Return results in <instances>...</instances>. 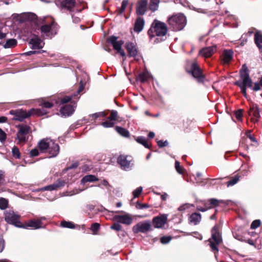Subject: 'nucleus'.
<instances>
[{
  "label": "nucleus",
  "instance_id": "f257e3e1",
  "mask_svg": "<svg viewBox=\"0 0 262 262\" xmlns=\"http://www.w3.org/2000/svg\"><path fill=\"white\" fill-rule=\"evenodd\" d=\"M83 83L82 81H80L79 87L76 94L71 96H65L60 99V101L61 104L67 103L69 102H70V104H66L61 107L60 112L63 116H69L73 113L76 107V101L79 98V93L83 90Z\"/></svg>",
  "mask_w": 262,
  "mask_h": 262
},
{
  "label": "nucleus",
  "instance_id": "f03ea898",
  "mask_svg": "<svg viewBox=\"0 0 262 262\" xmlns=\"http://www.w3.org/2000/svg\"><path fill=\"white\" fill-rule=\"evenodd\" d=\"M37 146L41 152L48 154L50 158L56 157L59 152L58 144L50 138L41 140Z\"/></svg>",
  "mask_w": 262,
  "mask_h": 262
},
{
  "label": "nucleus",
  "instance_id": "7ed1b4c3",
  "mask_svg": "<svg viewBox=\"0 0 262 262\" xmlns=\"http://www.w3.org/2000/svg\"><path fill=\"white\" fill-rule=\"evenodd\" d=\"M252 83L249 76L248 69L244 64L240 70V79L235 81L234 84L240 88L242 93L247 97V88H252Z\"/></svg>",
  "mask_w": 262,
  "mask_h": 262
},
{
  "label": "nucleus",
  "instance_id": "20e7f679",
  "mask_svg": "<svg viewBox=\"0 0 262 262\" xmlns=\"http://www.w3.org/2000/svg\"><path fill=\"white\" fill-rule=\"evenodd\" d=\"M56 5L61 9L67 10L70 12H80L84 9L81 6L80 0H55Z\"/></svg>",
  "mask_w": 262,
  "mask_h": 262
},
{
  "label": "nucleus",
  "instance_id": "39448f33",
  "mask_svg": "<svg viewBox=\"0 0 262 262\" xmlns=\"http://www.w3.org/2000/svg\"><path fill=\"white\" fill-rule=\"evenodd\" d=\"M10 114L14 116L13 120L19 121H23L24 119L27 118L33 114H36L37 116H42L47 114V112L44 108H32L28 112L23 110H11Z\"/></svg>",
  "mask_w": 262,
  "mask_h": 262
},
{
  "label": "nucleus",
  "instance_id": "423d86ee",
  "mask_svg": "<svg viewBox=\"0 0 262 262\" xmlns=\"http://www.w3.org/2000/svg\"><path fill=\"white\" fill-rule=\"evenodd\" d=\"M220 226L215 225L211 229V236L208 240L211 251L215 255L219 251V246L222 243V237L220 232Z\"/></svg>",
  "mask_w": 262,
  "mask_h": 262
},
{
  "label": "nucleus",
  "instance_id": "0eeeda50",
  "mask_svg": "<svg viewBox=\"0 0 262 262\" xmlns=\"http://www.w3.org/2000/svg\"><path fill=\"white\" fill-rule=\"evenodd\" d=\"M168 32L166 25L163 22L155 19L148 31V35L150 37L155 36L163 37Z\"/></svg>",
  "mask_w": 262,
  "mask_h": 262
},
{
  "label": "nucleus",
  "instance_id": "6e6552de",
  "mask_svg": "<svg viewBox=\"0 0 262 262\" xmlns=\"http://www.w3.org/2000/svg\"><path fill=\"white\" fill-rule=\"evenodd\" d=\"M168 24L174 31L183 30L186 25V17L182 14L173 15L168 18Z\"/></svg>",
  "mask_w": 262,
  "mask_h": 262
},
{
  "label": "nucleus",
  "instance_id": "1a4fd4ad",
  "mask_svg": "<svg viewBox=\"0 0 262 262\" xmlns=\"http://www.w3.org/2000/svg\"><path fill=\"white\" fill-rule=\"evenodd\" d=\"M57 25L52 17H45L43 20V25L40 27L42 35L51 38L56 33Z\"/></svg>",
  "mask_w": 262,
  "mask_h": 262
},
{
  "label": "nucleus",
  "instance_id": "9d476101",
  "mask_svg": "<svg viewBox=\"0 0 262 262\" xmlns=\"http://www.w3.org/2000/svg\"><path fill=\"white\" fill-rule=\"evenodd\" d=\"M17 128L15 142L17 144L23 145L28 141L30 127L27 125H19Z\"/></svg>",
  "mask_w": 262,
  "mask_h": 262
},
{
  "label": "nucleus",
  "instance_id": "9b49d317",
  "mask_svg": "<svg viewBox=\"0 0 262 262\" xmlns=\"http://www.w3.org/2000/svg\"><path fill=\"white\" fill-rule=\"evenodd\" d=\"M20 215L13 211H7L5 213V221L10 224L14 225L17 227L26 228L20 221Z\"/></svg>",
  "mask_w": 262,
  "mask_h": 262
},
{
  "label": "nucleus",
  "instance_id": "f8f14e48",
  "mask_svg": "<svg viewBox=\"0 0 262 262\" xmlns=\"http://www.w3.org/2000/svg\"><path fill=\"white\" fill-rule=\"evenodd\" d=\"M133 158L130 156L120 155L117 159V162L121 168L124 170H130L133 165Z\"/></svg>",
  "mask_w": 262,
  "mask_h": 262
},
{
  "label": "nucleus",
  "instance_id": "ddd939ff",
  "mask_svg": "<svg viewBox=\"0 0 262 262\" xmlns=\"http://www.w3.org/2000/svg\"><path fill=\"white\" fill-rule=\"evenodd\" d=\"M150 228L151 224L149 221L141 222L133 227V231L134 233H138L139 232L146 233L149 231Z\"/></svg>",
  "mask_w": 262,
  "mask_h": 262
},
{
  "label": "nucleus",
  "instance_id": "4468645a",
  "mask_svg": "<svg viewBox=\"0 0 262 262\" xmlns=\"http://www.w3.org/2000/svg\"><path fill=\"white\" fill-rule=\"evenodd\" d=\"M189 73L191 74L192 76L196 79L198 82H203L204 79V76L202 74L201 69L199 67L196 62H193L191 65Z\"/></svg>",
  "mask_w": 262,
  "mask_h": 262
},
{
  "label": "nucleus",
  "instance_id": "2eb2a0df",
  "mask_svg": "<svg viewBox=\"0 0 262 262\" xmlns=\"http://www.w3.org/2000/svg\"><path fill=\"white\" fill-rule=\"evenodd\" d=\"M46 220V217L45 216L40 217L35 220H31L28 221L26 225H24L26 227L25 228L28 227L33 228L34 229H39L42 227V222Z\"/></svg>",
  "mask_w": 262,
  "mask_h": 262
},
{
  "label": "nucleus",
  "instance_id": "dca6fc26",
  "mask_svg": "<svg viewBox=\"0 0 262 262\" xmlns=\"http://www.w3.org/2000/svg\"><path fill=\"white\" fill-rule=\"evenodd\" d=\"M67 184V182L66 180L62 179H58L55 183L51 185H49L48 186H45L42 188L41 189L42 190H57L62 187H63Z\"/></svg>",
  "mask_w": 262,
  "mask_h": 262
},
{
  "label": "nucleus",
  "instance_id": "f3484780",
  "mask_svg": "<svg viewBox=\"0 0 262 262\" xmlns=\"http://www.w3.org/2000/svg\"><path fill=\"white\" fill-rule=\"evenodd\" d=\"M113 220L117 221L118 223L129 225L132 224L133 219L128 214H125L124 215H116L113 217Z\"/></svg>",
  "mask_w": 262,
  "mask_h": 262
},
{
  "label": "nucleus",
  "instance_id": "a211bd4d",
  "mask_svg": "<svg viewBox=\"0 0 262 262\" xmlns=\"http://www.w3.org/2000/svg\"><path fill=\"white\" fill-rule=\"evenodd\" d=\"M31 48L33 49H40L43 48L45 43L38 36L34 35L30 40Z\"/></svg>",
  "mask_w": 262,
  "mask_h": 262
},
{
  "label": "nucleus",
  "instance_id": "6ab92c4d",
  "mask_svg": "<svg viewBox=\"0 0 262 262\" xmlns=\"http://www.w3.org/2000/svg\"><path fill=\"white\" fill-rule=\"evenodd\" d=\"M167 220V215L163 214L161 216L154 218L152 220L153 225L156 228H161L166 223Z\"/></svg>",
  "mask_w": 262,
  "mask_h": 262
},
{
  "label": "nucleus",
  "instance_id": "aec40b11",
  "mask_svg": "<svg viewBox=\"0 0 262 262\" xmlns=\"http://www.w3.org/2000/svg\"><path fill=\"white\" fill-rule=\"evenodd\" d=\"M125 48L127 51L128 56L136 58L138 54V50L136 46L133 42H127L125 44Z\"/></svg>",
  "mask_w": 262,
  "mask_h": 262
},
{
  "label": "nucleus",
  "instance_id": "412c9836",
  "mask_svg": "<svg viewBox=\"0 0 262 262\" xmlns=\"http://www.w3.org/2000/svg\"><path fill=\"white\" fill-rule=\"evenodd\" d=\"M108 41L111 43L114 49L116 50H120L122 49V46L123 44V41L122 40H117V37L114 36H111L108 39Z\"/></svg>",
  "mask_w": 262,
  "mask_h": 262
},
{
  "label": "nucleus",
  "instance_id": "4be33fe9",
  "mask_svg": "<svg viewBox=\"0 0 262 262\" xmlns=\"http://www.w3.org/2000/svg\"><path fill=\"white\" fill-rule=\"evenodd\" d=\"M147 0H141L137 6V13L138 15H143L147 10Z\"/></svg>",
  "mask_w": 262,
  "mask_h": 262
},
{
  "label": "nucleus",
  "instance_id": "5701e85b",
  "mask_svg": "<svg viewBox=\"0 0 262 262\" xmlns=\"http://www.w3.org/2000/svg\"><path fill=\"white\" fill-rule=\"evenodd\" d=\"M216 51L215 46H211L202 49L200 51L199 54L203 57H209Z\"/></svg>",
  "mask_w": 262,
  "mask_h": 262
},
{
  "label": "nucleus",
  "instance_id": "b1692460",
  "mask_svg": "<svg viewBox=\"0 0 262 262\" xmlns=\"http://www.w3.org/2000/svg\"><path fill=\"white\" fill-rule=\"evenodd\" d=\"M196 210L201 212H205L211 209V206L208 200H201L198 202Z\"/></svg>",
  "mask_w": 262,
  "mask_h": 262
},
{
  "label": "nucleus",
  "instance_id": "393cba45",
  "mask_svg": "<svg viewBox=\"0 0 262 262\" xmlns=\"http://www.w3.org/2000/svg\"><path fill=\"white\" fill-rule=\"evenodd\" d=\"M202 215L198 212L192 213L189 217V223L193 225H198L201 221Z\"/></svg>",
  "mask_w": 262,
  "mask_h": 262
},
{
  "label": "nucleus",
  "instance_id": "a878e982",
  "mask_svg": "<svg viewBox=\"0 0 262 262\" xmlns=\"http://www.w3.org/2000/svg\"><path fill=\"white\" fill-rule=\"evenodd\" d=\"M233 52L231 50H225L222 55V62L224 64H228L233 57Z\"/></svg>",
  "mask_w": 262,
  "mask_h": 262
},
{
  "label": "nucleus",
  "instance_id": "bb28decb",
  "mask_svg": "<svg viewBox=\"0 0 262 262\" xmlns=\"http://www.w3.org/2000/svg\"><path fill=\"white\" fill-rule=\"evenodd\" d=\"M144 26V20L142 17H138L135 21L134 25V31L136 32L139 33L141 32Z\"/></svg>",
  "mask_w": 262,
  "mask_h": 262
},
{
  "label": "nucleus",
  "instance_id": "cd10ccee",
  "mask_svg": "<svg viewBox=\"0 0 262 262\" xmlns=\"http://www.w3.org/2000/svg\"><path fill=\"white\" fill-rule=\"evenodd\" d=\"M249 115L251 116V120L253 122H258L260 117V114L257 108H251L249 111Z\"/></svg>",
  "mask_w": 262,
  "mask_h": 262
},
{
  "label": "nucleus",
  "instance_id": "c85d7f7f",
  "mask_svg": "<svg viewBox=\"0 0 262 262\" xmlns=\"http://www.w3.org/2000/svg\"><path fill=\"white\" fill-rule=\"evenodd\" d=\"M150 77V75L149 73L148 72L144 71L138 75L137 80L143 83L147 81Z\"/></svg>",
  "mask_w": 262,
  "mask_h": 262
},
{
  "label": "nucleus",
  "instance_id": "c756f323",
  "mask_svg": "<svg viewBox=\"0 0 262 262\" xmlns=\"http://www.w3.org/2000/svg\"><path fill=\"white\" fill-rule=\"evenodd\" d=\"M254 41L259 49L262 48V33L261 32L257 31L255 33Z\"/></svg>",
  "mask_w": 262,
  "mask_h": 262
},
{
  "label": "nucleus",
  "instance_id": "7c9ffc66",
  "mask_svg": "<svg viewBox=\"0 0 262 262\" xmlns=\"http://www.w3.org/2000/svg\"><path fill=\"white\" fill-rule=\"evenodd\" d=\"M17 41L15 39H9L3 45V47L5 49L14 48L17 45Z\"/></svg>",
  "mask_w": 262,
  "mask_h": 262
},
{
  "label": "nucleus",
  "instance_id": "2f4dec72",
  "mask_svg": "<svg viewBox=\"0 0 262 262\" xmlns=\"http://www.w3.org/2000/svg\"><path fill=\"white\" fill-rule=\"evenodd\" d=\"M98 179L94 175H86L84 176L81 180V183L82 184L86 182H92L98 181Z\"/></svg>",
  "mask_w": 262,
  "mask_h": 262
},
{
  "label": "nucleus",
  "instance_id": "473e14b6",
  "mask_svg": "<svg viewBox=\"0 0 262 262\" xmlns=\"http://www.w3.org/2000/svg\"><path fill=\"white\" fill-rule=\"evenodd\" d=\"M115 130L122 137L127 138L129 136V132L124 128L120 126H116L115 127Z\"/></svg>",
  "mask_w": 262,
  "mask_h": 262
},
{
  "label": "nucleus",
  "instance_id": "72a5a7b5",
  "mask_svg": "<svg viewBox=\"0 0 262 262\" xmlns=\"http://www.w3.org/2000/svg\"><path fill=\"white\" fill-rule=\"evenodd\" d=\"M160 0H150L149 8L152 12L157 10L159 7Z\"/></svg>",
  "mask_w": 262,
  "mask_h": 262
},
{
  "label": "nucleus",
  "instance_id": "f704fd0d",
  "mask_svg": "<svg viewBox=\"0 0 262 262\" xmlns=\"http://www.w3.org/2000/svg\"><path fill=\"white\" fill-rule=\"evenodd\" d=\"M136 141L138 143L142 144L146 148H149L150 147L149 145L147 142L146 139L144 137H138L136 139Z\"/></svg>",
  "mask_w": 262,
  "mask_h": 262
},
{
  "label": "nucleus",
  "instance_id": "c9c22d12",
  "mask_svg": "<svg viewBox=\"0 0 262 262\" xmlns=\"http://www.w3.org/2000/svg\"><path fill=\"white\" fill-rule=\"evenodd\" d=\"M240 177L238 175L235 176L233 178H232L230 181H229L227 183V186H232L236 184L239 180Z\"/></svg>",
  "mask_w": 262,
  "mask_h": 262
},
{
  "label": "nucleus",
  "instance_id": "e433bc0d",
  "mask_svg": "<svg viewBox=\"0 0 262 262\" xmlns=\"http://www.w3.org/2000/svg\"><path fill=\"white\" fill-rule=\"evenodd\" d=\"M54 104V103L53 102H49L45 100H42L39 105L43 107L50 108L53 107Z\"/></svg>",
  "mask_w": 262,
  "mask_h": 262
},
{
  "label": "nucleus",
  "instance_id": "4c0bfd02",
  "mask_svg": "<svg viewBox=\"0 0 262 262\" xmlns=\"http://www.w3.org/2000/svg\"><path fill=\"white\" fill-rule=\"evenodd\" d=\"M60 225L62 227L68 228L71 229L74 228L75 227L74 225L72 222H67L65 221H62L60 223Z\"/></svg>",
  "mask_w": 262,
  "mask_h": 262
},
{
  "label": "nucleus",
  "instance_id": "58836bf2",
  "mask_svg": "<svg viewBox=\"0 0 262 262\" xmlns=\"http://www.w3.org/2000/svg\"><path fill=\"white\" fill-rule=\"evenodd\" d=\"M8 201L3 198H0V209L4 210L8 207Z\"/></svg>",
  "mask_w": 262,
  "mask_h": 262
},
{
  "label": "nucleus",
  "instance_id": "ea45409f",
  "mask_svg": "<svg viewBox=\"0 0 262 262\" xmlns=\"http://www.w3.org/2000/svg\"><path fill=\"white\" fill-rule=\"evenodd\" d=\"M12 152L13 156L16 159H19L20 157V154L18 148L16 146H14L12 149Z\"/></svg>",
  "mask_w": 262,
  "mask_h": 262
},
{
  "label": "nucleus",
  "instance_id": "a19ab883",
  "mask_svg": "<svg viewBox=\"0 0 262 262\" xmlns=\"http://www.w3.org/2000/svg\"><path fill=\"white\" fill-rule=\"evenodd\" d=\"M128 4V0H123L122 2L121 7V8L118 10V13L121 14H122L124 10H125L127 5Z\"/></svg>",
  "mask_w": 262,
  "mask_h": 262
},
{
  "label": "nucleus",
  "instance_id": "79ce46f5",
  "mask_svg": "<svg viewBox=\"0 0 262 262\" xmlns=\"http://www.w3.org/2000/svg\"><path fill=\"white\" fill-rule=\"evenodd\" d=\"M209 205L211 206V208L219 205V201L215 199H210L208 200Z\"/></svg>",
  "mask_w": 262,
  "mask_h": 262
},
{
  "label": "nucleus",
  "instance_id": "37998d69",
  "mask_svg": "<svg viewBox=\"0 0 262 262\" xmlns=\"http://www.w3.org/2000/svg\"><path fill=\"white\" fill-rule=\"evenodd\" d=\"M118 112L116 111L113 110L111 111L110 116L108 117L109 120L111 121H115L117 119Z\"/></svg>",
  "mask_w": 262,
  "mask_h": 262
},
{
  "label": "nucleus",
  "instance_id": "c03bdc74",
  "mask_svg": "<svg viewBox=\"0 0 262 262\" xmlns=\"http://www.w3.org/2000/svg\"><path fill=\"white\" fill-rule=\"evenodd\" d=\"M101 124L104 127H111L114 125L115 123L113 121L109 120L108 121L102 122Z\"/></svg>",
  "mask_w": 262,
  "mask_h": 262
},
{
  "label": "nucleus",
  "instance_id": "a18cd8bd",
  "mask_svg": "<svg viewBox=\"0 0 262 262\" xmlns=\"http://www.w3.org/2000/svg\"><path fill=\"white\" fill-rule=\"evenodd\" d=\"M175 168L178 173L180 174L184 173V170L183 168L180 166V163L178 161H176L175 162Z\"/></svg>",
  "mask_w": 262,
  "mask_h": 262
},
{
  "label": "nucleus",
  "instance_id": "49530a36",
  "mask_svg": "<svg viewBox=\"0 0 262 262\" xmlns=\"http://www.w3.org/2000/svg\"><path fill=\"white\" fill-rule=\"evenodd\" d=\"M260 225V221L259 220H256L252 222L251 224V228L255 229L258 227Z\"/></svg>",
  "mask_w": 262,
  "mask_h": 262
},
{
  "label": "nucleus",
  "instance_id": "de8ad7c7",
  "mask_svg": "<svg viewBox=\"0 0 262 262\" xmlns=\"http://www.w3.org/2000/svg\"><path fill=\"white\" fill-rule=\"evenodd\" d=\"M142 191V187H139L137 189H136L133 192V194L134 198H137L139 196V195L141 193Z\"/></svg>",
  "mask_w": 262,
  "mask_h": 262
},
{
  "label": "nucleus",
  "instance_id": "09e8293b",
  "mask_svg": "<svg viewBox=\"0 0 262 262\" xmlns=\"http://www.w3.org/2000/svg\"><path fill=\"white\" fill-rule=\"evenodd\" d=\"M119 223H115L111 226V229L116 231H120L122 229V226L119 224Z\"/></svg>",
  "mask_w": 262,
  "mask_h": 262
},
{
  "label": "nucleus",
  "instance_id": "8fccbe9b",
  "mask_svg": "<svg viewBox=\"0 0 262 262\" xmlns=\"http://www.w3.org/2000/svg\"><path fill=\"white\" fill-rule=\"evenodd\" d=\"M171 239V237L170 236H163L160 238V242L161 243L165 244L168 243Z\"/></svg>",
  "mask_w": 262,
  "mask_h": 262
},
{
  "label": "nucleus",
  "instance_id": "3c124183",
  "mask_svg": "<svg viewBox=\"0 0 262 262\" xmlns=\"http://www.w3.org/2000/svg\"><path fill=\"white\" fill-rule=\"evenodd\" d=\"M100 228V224L99 223H93L91 225V229L94 232L97 231Z\"/></svg>",
  "mask_w": 262,
  "mask_h": 262
},
{
  "label": "nucleus",
  "instance_id": "603ef678",
  "mask_svg": "<svg viewBox=\"0 0 262 262\" xmlns=\"http://www.w3.org/2000/svg\"><path fill=\"white\" fill-rule=\"evenodd\" d=\"M261 87V86L259 82H255L254 86H253L252 85V88H250V89L254 91H258L260 90Z\"/></svg>",
  "mask_w": 262,
  "mask_h": 262
},
{
  "label": "nucleus",
  "instance_id": "864d4df0",
  "mask_svg": "<svg viewBox=\"0 0 262 262\" xmlns=\"http://www.w3.org/2000/svg\"><path fill=\"white\" fill-rule=\"evenodd\" d=\"M6 139V134L0 128V141L4 142Z\"/></svg>",
  "mask_w": 262,
  "mask_h": 262
},
{
  "label": "nucleus",
  "instance_id": "5fc2aeb1",
  "mask_svg": "<svg viewBox=\"0 0 262 262\" xmlns=\"http://www.w3.org/2000/svg\"><path fill=\"white\" fill-rule=\"evenodd\" d=\"M157 144L160 147H163L168 145V143L167 141L159 140L157 142Z\"/></svg>",
  "mask_w": 262,
  "mask_h": 262
},
{
  "label": "nucleus",
  "instance_id": "6e6d98bb",
  "mask_svg": "<svg viewBox=\"0 0 262 262\" xmlns=\"http://www.w3.org/2000/svg\"><path fill=\"white\" fill-rule=\"evenodd\" d=\"M31 157L37 156L39 155L38 149L37 148H34L30 151Z\"/></svg>",
  "mask_w": 262,
  "mask_h": 262
},
{
  "label": "nucleus",
  "instance_id": "4d7b16f0",
  "mask_svg": "<svg viewBox=\"0 0 262 262\" xmlns=\"http://www.w3.org/2000/svg\"><path fill=\"white\" fill-rule=\"evenodd\" d=\"M235 115L237 119H241L243 116V111L241 110L237 111L235 113Z\"/></svg>",
  "mask_w": 262,
  "mask_h": 262
},
{
  "label": "nucleus",
  "instance_id": "13d9d810",
  "mask_svg": "<svg viewBox=\"0 0 262 262\" xmlns=\"http://www.w3.org/2000/svg\"><path fill=\"white\" fill-rule=\"evenodd\" d=\"M137 207L139 209L148 208L149 207V205L147 204H142L138 203L137 205Z\"/></svg>",
  "mask_w": 262,
  "mask_h": 262
},
{
  "label": "nucleus",
  "instance_id": "bf43d9fd",
  "mask_svg": "<svg viewBox=\"0 0 262 262\" xmlns=\"http://www.w3.org/2000/svg\"><path fill=\"white\" fill-rule=\"evenodd\" d=\"M106 115V114L104 112H99L98 113H95L93 115L95 118H98L99 117H104Z\"/></svg>",
  "mask_w": 262,
  "mask_h": 262
},
{
  "label": "nucleus",
  "instance_id": "052dcab7",
  "mask_svg": "<svg viewBox=\"0 0 262 262\" xmlns=\"http://www.w3.org/2000/svg\"><path fill=\"white\" fill-rule=\"evenodd\" d=\"M72 19L73 21L76 24L78 23L80 21V18L78 16H75L74 15H72Z\"/></svg>",
  "mask_w": 262,
  "mask_h": 262
},
{
  "label": "nucleus",
  "instance_id": "680f3d73",
  "mask_svg": "<svg viewBox=\"0 0 262 262\" xmlns=\"http://www.w3.org/2000/svg\"><path fill=\"white\" fill-rule=\"evenodd\" d=\"M188 208V204H184V205L180 206L178 208V210L179 211H183V210H185L186 208Z\"/></svg>",
  "mask_w": 262,
  "mask_h": 262
},
{
  "label": "nucleus",
  "instance_id": "e2e57ef3",
  "mask_svg": "<svg viewBox=\"0 0 262 262\" xmlns=\"http://www.w3.org/2000/svg\"><path fill=\"white\" fill-rule=\"evenodd\" d=\"M247 136L251 141L257 142V140H256V139L250 134V133H247Z\"/></svg>",
  "mask_w": 262,
  "mask_h": 262
},
{
  "label": "nucleus",
  "instance_id": "0e129e2a",
  "mask_svg": "<svg viewBox=\"0 0 262 262\" xmlns=\"http://www.w3.org/2000/svg\"><path fill=\"white\" fill-rule=\"evenodd\" d=\"M4 248V241L3 238H0V252H1Z\"/></svg>",
  "mask_w": 262,
  "mask_h": 262
},
{
  "label": "nucleus",
  "instance_id": "69168bd1",
  "mask_svg": "<svg viewBox=\"0 0 262 262\" xmlns=\"http://www.w3.org/2000/svg\"><path fill=\"white\" fill-rule=\"evenodd\" d=\"M7 33L3 31V29L0 30V39L5 38L6 37Z\"/></svg>",
  "mask_w": 262,
  "mask_h": 262
},
{
  "label": "nucleus",
  "instance_id": "338daca9",
  "mask_svg": "<svg viewBox=\"0 0 262 262\" xmlns=\"http://www.w3.org/2000/svg\"><path fill=\"white\" fill-rule=\"evenodd\" d=\"M78 166V163L76 162V163H73L71 166L69 167L68 168V169H71L72 168H75L77 167Z\"/></svg>",
  "mask_w": 262,
  "mask_h": 262
},
{
  "label": "nucleus",
  "instance_id": "774afa93",
  "mask_svg": "<svg viewBox=\"0 0 262 262\" xmlns=\"http://www.w3.org/2000/svg\"><path fill=\"white\" fill-rule=\"evenodd\" d=\"M7 120V118L5 116L0 117V123L6 122Z\"/></svg>",
  "mask_w": 262,
  "mask_h": 262
}]
</instances>
